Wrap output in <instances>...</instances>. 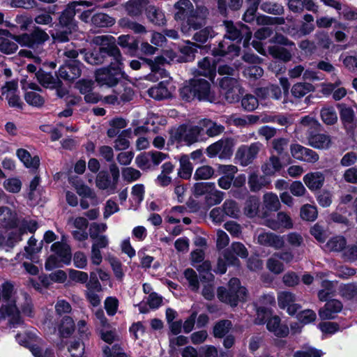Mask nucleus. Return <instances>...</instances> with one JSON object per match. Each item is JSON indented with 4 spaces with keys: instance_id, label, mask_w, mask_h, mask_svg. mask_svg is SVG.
Segmentation results:
<instances>
[{
    "instance_id": "39",
    "label": "nucleus",
    "mask_w": 357,
    "mask_h": 357,
    "mask_svg": "<svg viewBox=\"0 0 357 357\" xmlns=\"http://www.w3.org/2000/svg\"><path fill=\"white\" fill-rule=\"evenodd\" d=\"M118 44L123 48H126L130 54H134L138 48V41L132 36L121 35L118 38Z\"/></svg>"
},
{
    "instance_id": "59",
    "label": "nucleus",
    "mask_w": 357,
    "mask_h": 357,
    "mask_svg": "<svg viewBox=\"0 0 357 357\" xmlns=\"http://www.w3.org/2000/svg\"><path fill=\"white\" fill-rule=\"evenodd\" d=\"M131 133L130 130H123L114 142V148L116 150H125L129 147L130 143L128 138Z\"/></svg>"
},
{
    "instance_id": "44",
    "label": "nucleus",
    "mask_w": 357,
    "mask_h": 357,
    "mask_svg": "<svg viewBox=\"0 0 357 357\" xmlns=\"http://www.w3.org/2000/svg\"><path fill=\"white\" fill-rule=\"evenodd\" d=\"M264 207L271 211H276L280 208V202L278 195L273 192H266L263 196Z\"/></svg>"
},
{
    "instance_id": "63",
    "label": "nucleus",
    "mask_w": 357,
    "mask_h": 357,
    "mask_svg": "<svg viewBox=\"0 0 357 357\" xmlns=\"http://www.w3.org/2000/svg\"><path fill=\"white\" fill-rule=\"evenodd\" d=\"M317 217V210L314 206L305 204L301 208V218L307 221H314Z\"/></svg>"
},
{
    "instance_id": "5",
    "label": "nucleus",
    "mask_w": 357,
    "mask_h": 357,
    "mask_svg": "<svg viewBox=\"0 0 357 357\" xmlns=\"http://www.w3.org/2000/svg\"><path fill=\"white\" fill-rule=\"evenodd\" d=\"M75 3L68 4L66 8L59 17V25L63 31L52 33V36L56 41L66 42L69 40V35L77 30V22L75 20Z\"/></svg>"
},
{
    "instance_id": "62",
    "label": "nucleus",
    "mask_w": 357,
    "mask_h": 357,
    "mask_svg": "<svg viewBox=\"0 0 357 357\" xmlns=\"http://www.w3.org/2000/svg\"><path fill=\"white\" fill-rule=\"evenodd\" d=\"M231 323L229 320H222L218 322L213 328V334L215 337H224L230 330Z\"/></svg>"
},
{
    "instance_id": "31",
    "label": "nucleus",
    "mask_w": 357,
    "mask_h": 357,
    "mask_svg": "<svg viewBox=\"0 0 357 357\" xmlns=\"http://www.w3.org/2000/svg\"><path fill=\"white\" fill-rule=\"evenodd\" d=\"M342 82L337 78L333 83L324 84L322 85V92L325 95H329L333 93V98L335 100H340L347 95V90L344 87H338Z\"/></svg>"
},
{
    "instance_id": "14",
    "label": "nucleus",
    "mask_w": 357,
    "mask_h": 357,
    "mask_svg": "<svg viewBox=\"0 0 357 357\" xmlns=\"http://www.w3.org/2000/svg\"><path fill=\"white\" fill-rule=\"evenodd\" d=\"M197 269L200 274L201 280L208 282V284L204 287L202 295L206 299L211 300L214 297V287L211 282L213 280L214 276L211 273V264L208 261H204L197 266Z\"/></svg>"
},
{
    "instance_id": "41",
    "label": "nucleus",
    "mask_w": 357,
    "mask_h": 357,
    "mask_svg": "<svg viewBox=\"0 0 357 357\" xmlns=\"http://www.w3.org/2000/svg\"><path fill=\"white\" fill-rule=\"evenodd\" d=\"M146 16L150 22L156 25H163L165 22L164 13L153 6L146 8Z\"/></svg>"
},
{
    "instance_id": "6",
    "label": "nucleus",
    "mask_w": 357,
    "mask_h": 357,
    "mask_svg": "<svg viewBox=\"0 0 357 357\" xmlns=\"http://www.w3.org/2000/svg\"><path fill=\"white\" fill-rule=\"evenodd\" d=\"M247 296V290L240 285L238 278H233L229 282V289L225 287L218 289V298L222 302L236 306L238 301H243Z\"/></svg>"
},
{
    "instance_id": "40",
    "label": "nucleus",
    "mask_w": 357,
    "mask_h": 357,
    "mask_svg": "<svg viewBox=\"0 0 357 357\" xmlns=\"http://www.w3.org/2000/svg\"><path fill=\"white\" fill-rule=\"evenodd\" d=\"M270 183L268 181L264 176H259L256 173H252L248 178V185L251 191L257 192L261 188L267 186Z\"/></svg>"
},
{
    "instance_id": "29",
    "label": "nucleus",
    "mask_w": 357,
    "mask_h": 357,
    "mask_svg": "<svg viewBox=\"0 0 357 357\" xmlns=\"http://www.w3.org/2000/svg\"><path fill=\"white\" fill-rule=\"evenodd\" d=\"M12 35L8 31L0 29V51L5 54L14 53L17 50V44L13 39Z\"/></svg>"
},
{
    "instance_id": "54",
    "label": "nucleus",
    "mask_w": 357,
    "mask_h": 357,
    "mask_svg": "<svg viewBox=\"0 0 357 357\" xmlns=\"http://www.w3.org/2000/svg\"><path fill=\"white\" fill-rule=\"evenodd\" d=\"M175 8L178 10L175 14L176 19L181 20L185 18V15L191 11L192 4L190 0H179L175 4Z\"/></svg>"
},
{
    "instance_id": "28",
    "label": "nucleus",
    "mask_w": 357,
    "mask_h": 357,
    "mask_svg": "<svg viewBox=\"0 0 357 357\" xmlns=\"http://www.w3.org/2000/svg\"><path fill=\"white\" fill-rule=\"evenodd\" d=\"M198 74L213 81L216 75V62L213 58L205 57L198 63Z\"/></svg>"
},
{
    "instance_id": "49",
    "label": "nucleus",
    "mask_w": 357,
    "mask_h": 357,
    "mask_svg": "<svg viewBox=\"0 0 357 357\" xmlns=\"http://www.w3.org/2000/svg\"><path fill=\"white\" fill-rule=\"evenodd\" d=\"M105 56H107L106 52H102L100 50H94L91 52H86L84 59L89 64L98 65L104 62Z\"/></svg>"
},
{
    "instance_id": "22",
    "label": "nucleus",
    "mask_w": 357,
    "mask_h": 357,
    "mask_svg": "<svg viewBox=\"0 0 357 357\" xmlns=\"http://www.w3.org/2000/svg\"><path fill=\"white\" fill-rule=\"evenodd\" d=\"M266 225L273 230H279L281 229H291L294 224L289 215L281 211L278 213L275 218L266 220Z\"/></svg>"
},
{
    "instance_id": "20",
    "label": "nucleus",
    "mask_w": 357,
    "mask_h": 357,
    "mask_svg": "<svg viewBox=\"0 0 357 357\" xmlns=\"http://www.w3.org/2000/svg\"><path fill=\"white\" fill-rule=\"evenodd\" d=\"M218 171L222 176L218 180L219 187L224 190L230 188L235 174L238 172L237 167L232 165H220Z\"/></svg>"
},
{
    "instance_id": "11",
    "label": "nucleus",
    "mask_w": 357,
    "mask_h": 357,
    "mask_svg": "<svg viewBox=\"0 0 357 357\" xmlns=\"http://www.w3.org/2000/svg\"><path fill=\"white\" fill-rule=\"evenodd\" d=\"M294 259V255L291 251L275 252L269 257L266 262L267 268L274 274H280L284 270V263H290Z\"/></svg>"
},
{
    "instance_id": "30",
    "label": "nucleus",
    "mask_w": 357,
    "mask_h": 357,
    "mask_svg": "<svg viewBox=\"0 0 357 357\" xmlns=\"http://www.w3.org/2000/svg\"><path fill=\"white\" fill-rule=\"evenodd\" d=\"M308 144L314 149H327L331 145V137L324 133L310 132L307 137Z\"/></svg>"
},
{
    "instance_id": "61",
    "label": "nucleus",
    "mask_w": 357,
    "mask_h": 357,
    "mask_svg": "<svg viewBox=\"0 0 357 357\" xmlns=\"http://www.w3.org/2000/svg\"><path fill=\"white\" fill-rule=\"evenodd\" d=\"M259 199L256 197H250L246 202L244 213L250 217H255L258 212Z\"/></svg>"
},
{
    "instance_id": "15",
    "label": "nucleus",
    "mask_w": 357,
    "mask_h": 357,
    "mask_svg": "<svg viewBox=\"0 0 357 357\" xmlns=\"http://www.w3.org/2000/svg\"><path fill=\"white\" fill-rule=\"evenodd\" d=\"M340 119L347 132L354 135L357 131V123L355 121V114L352 108L344 104L338 105Z\"/></svg>"
},
{
    "instance_id": "12",
    "label": "nucleus",
    "mask_w": 357,
    "mask_h": 357,
    "mask_svg": "<svg viewBox=\"0 0 357 357\" xmlns=\"http://www.w3.org/2000/svg\"><path fill=\"white\" fill-rule=\"evenodd\" d=\"M91 43L100 46L102 52H106L107 55L112 58H119L121 56V52L116 46V40L112 36L101 35L92 38Z\"/></svg>"
},
{
    "instance_id": "35",
    "label": "nucleus",
    "mask_w": 357,
    "mask_h": 357,
    "mask_svg": "<svg viewBox=\"0 0 357 357\" xmlns=\"http://www.w3.org/2000/svg\"><path fill=\"white\" fill-rule=\"evenodd\" d=\"M15 339L20 345L29 347L31 351L33 347H38L36 343H39V339L34 330L18 333L16 335Z\"/></svg>"
},
{
    "instance_id": "64",
    "label": "nucleus",
    "mask_w": 357,
    "mask_h": 357,
    "mask_svg": "<svg viewBox=\"0 0 357 357\" xmlns=\"http://www.w3.org/2000/svg\"><path fill=\"white\" fill-rule=\"evenodd\" d=\"M322 352L310 346H305L294 354V357H321Z\"/></svg>"
},
{
    "instance_id": "32",
    "label": "nucleus",
    "mask_w": 357,
    "mask_h": 357,
    "mask_svg": "<svg viewBox=\"0 0 357 357\" xmlns=\"http://www.w3.org/2000/svg\"><path fill=\"white\" fill-rule=\"evenodd\" d=\"M201 135L205 132L209 137H215L220 135L225 130V127L210 119H203L199 122Z\"/></svg>"
},
{
    "instance_id": "25",
    "label": "nucleus",
    "mask_w": 357,
    "mask_h": 357,
    "mask_svg": "<svg viewBox=\"0 0 357 357\" xmlns=\"http://www.w3.org/2000/svg\"><path fill=\"white\" fill-rule=\"evenodd\" d=\"M257 242L262 245L273 247L276 250L284 246V237L271 232H262L259 234Z\"/></svg>"
},
{
    "instance_id": "60",
    "label": "nucleus",
    "mask_w": 357,
    "mask_h": 357,
    "mask_svg": "<svg viewBox=\"0 0 357 357\" xmlns=\"http://www.w3.org/2000/svg\"><path fill=\"white\" fill-rule=\"evenodd\" d=\"M213 168L208 165H204L198 167L194 174L195 180H207L214 175Z\"/></svg>"
},
{
    "instance_id": "23",
    "label": "nucleus",
    "mask_w": 357,
    "mask_h": 357,
    "mask_svg": "<svg viewBox=\"0 0 357 357\" xmlns=\"http://www.w3.org/2000/svg\"><path fill=\"white\" fill-rule=\"evenodd\" d=\"M192 80L197 98L199 100L212 101L214 96L211 90V84L201 78H194Z\"/></svg>"
},
{
    "instance_id": "27",
    "label": "nucleus",
    "mask_w": 357,
    "mask_h": 357,
    "mask_svg": "<svg viewBox=\"0 0 357 357\" xmlns=\"http://www.w3.org/2000/svg\"><path fill=\"white\" fill-rule=\"evenodd\" d=\"M343 307L342 303L336 299L328 301L324 307L319 311V315L321 319H333L336 314L340 312Z\"/></svg>"
},
{
    "instance_id": "24",
    "label": "nucleus",
    "mask_w": 357,
    "mask_h": 357,
    "mask_svg": "<svg viewBox=\"0 0 357 357\" xmlns=\"http://www.w3.org/2000/svg\"><path fill=\"white\" fill-rule=\"evenodd\" d=\"M17 83L13 81L8 82L2 88V94L6 96L10 107H15L22 109V102L17 93Z\"/></svg>"
},
{
    "instance_id": "37",
    "label": "nucleus",
    "mask_w": 357,
    "mask_h": 357,
    "mask_svg": "<svg viewBox=\"0 0 357 357\" xmlns=\"http://www.w3.org/2000/svg\"><path fill=\"white\" fill-rule=\"evenodd\" d=\"M282 167L279 158L272 155L261 166V171L266 176H274Z\"/></svg>"
},
{
    "instance_id": "16",
    "label": "nucleus",
    "mask_w": 357,
    "mask_h": 357,
    "mask_svg": "<svg viewBox=\"0 0 357 357\" xmlns=\"http://www.w3.org/2000/svg\"><path fill=\"white\" fill-rule=\"evenodd\" d=\"M22 88L26 91L24 99L26 102L34 107H40L44 104V98L37 91L39 87L35 83H29L26 79L21 81Z\"/></svg>"
},
{
    "instance_id": "4",
    "label": "nucleus",
    "mask_w": 357,
    "mask_h": 357,
    "mask_svg": "<svg viewBox=\"0 0 357 357\" xmlns=\"http://www.w3.org/2000/svg\"><path fill=\"white\" fill-rule=\"evenodd\" d=\"M53 252L50 255L45 264L47 271L61 267L64 265H70L72 261V252L70 246L66 242L57 241L54 243L50 248Z\"/></svg>"
},
{
    "instance_id": "26",
    "label": "nucleus",
    "mask_w": 357,
    "mask_h": 357,
    "mask_svg": "<svg viewBox=\"0 0 357 357\" xmlns=\"http://www.w3.org/2000/svg\"><path fill=\"white\" fill-rule=\"evenodd\" d=\"M171 83L168 80L160 82L157 85L150 88L148 93L150 97L155 100H162L171 97Z\"/></svg>"
},
{
    "instance_id": "58",
    "label": "nucleus",
    "mask_w": 357,
    "mask_h": 357,
    "mask_svg": "<svg viewBox=\"0 0 357 357\" xmlns=\"http://www.w3.org/2000/svg\"><path fill=\"white\" fill-rule=\"evenodd\" d=\"M22 181L17 177H12L3 181V186L5 190L11 193H17L21 190Z\"/></svg>"
},
{
    "instance_id": "55",
    "label": "nucleus",
    "mask_w": 357,
    "mask_h": 357,
    "mask_svg": "<svg viewBox=\"0 0 357 357\" xmlns=\"http://www.w3.org/2000/svg\"><path fill=\"white\" fill-rule=\"evenodd\" d=\"M204 20L203 19L198 18L197 17H191L188 19L187 24H183L181 26V31L186 35H189L190 29L197 30L200 29L204 25Z\"/></svg>"
},
{
    "instance_id": "50",
    "label": "nucleus",
    "mask_w": 357,
    "mask_h": 357,
    "mask_svg": "<svg viewBox=\"0 0 357 357\" xmlns=\"http://www.w3.org/2000/svg\"><path fill=\"white\" fill-rule=\"evenodd\" d=\"M91 22L93 25L99 27L111 26L115 23L113 17L105 13H97L91 17Z\"/></svg>"
},
{
    "instance_id": "56",
    "label": "nucleus",
    "mask_w": 357,
    "mask_h": 357,
    "mask_svg": "<svg viewBox=\"0 0 357 357\" xmlns=\"http://www.w3.org/2000/svg\"><path fill=\"white\" fill-rule=\"evenodd\" d=\"M74 331V322L69 317L63 319L62 322L59 328V335L62 337H67Z\"/></svg>"
},
{
    "instance_id": "33",
    "label": "nucleus",
    "mask_w": 357,
    "mask_h": 357,
    "mask_svg": "<svg viewBox=\"0 0 357 357\" xmlns=\"http://www.w3.org/2000/svg\"><path fill=\"white\" fill-rule=\"evenodd\" d=\"M325 177L321 172H314L305 174L303 182L312 191L320 189L324 183Z\"/></svg>"
},
{
    "instance_id": "10",
    "label": "nucleus",
    "mask_w": 357,
    "mask_h": 357,
    "mask_svg": "<svg viewBox=\"0 0 357 357\" xmlns=\"http://www.w3.org/2000/svg\"><path fill=\"white\" fill-rule=\"evenodd\" d=\"M219 84L228 102L234 103L239 100L240 95L242 93V88L236 79L225 77L220 79Z\"/></svg>"
},
{
    "instance_id": "53",
    "label": "nucleus",
    "mask_w": 357,
    "mask_h": 357,
    "mask_svg": "<svg viewBox=\"0 0 357 357\" xmlns=\"http://www.w3.org/2000/svg\"><path fill=\"white\" fill-rule=\"evenodd\" d=\"M73 185L82 198H89L92 202L95 201L96 194L89 187L80 182H73Z\"/></svg>"
},
{
    "instance_id": "38",
    "label": "nucleus",
    "mask_w": 357,
    "mask_h": 357,
    "mask_svg": "<svg viewBox=\"0 0 357 357\" xmlns=\"http://www.w3.org/2000/svg\"><path fill=\"white\" fill-rule=\"evenodd\" d=\"M148 3L147 0H130L127 1L124 8L130 16L139 15Z\"/></svg>"
},
{
    "instance_id": "7",
    "label": "nucleus",
    "mask_w": 357,
    "mask_h": 357,
    "mask_svg": "<svg viewBox=\"0 0 357 357\" xmlns=\"http://www.w3.org/2000/svg\"><path fill=\"white\" fill-rule=\"evenodd\" d=\"M200 134V128L197 126H179L177 130L172 134L170 140L172 142H176L181 145L190 146L198 141Z\"/></svg>"
},
{
    "instance_id": "17",
    "label": "nucleus",
    "mask_w": 357,
    "mask_h": 357,
    "mask_svg": "<svg viewBox=\"0 0 357 357\" xmlns=\"http://www.w3.org/2000/svg\"><path fill=\"white\" fill-rule=\"evenodd\" d=\"M296 297L290 291H284L278 293V302L281 309H285L290 315H294L301 306L296 303Z\"/></svg>"
},
{
    "instance_id": "57",
    "label": "nucleus",
    "mask_w": 357,
    "mask_h": 357,
    "mask_svg": "<svg viewBox=\"0 0 357 357\" xmlns=\"http://www.w3.org/2000/svg\"><path fill=\"white\" fill-rule=\"evenodd\" d=\"M224 24L226 29L225 38L228 40H235L241 38L242 31H240L232 22L225 21Z\"/></svg>"
},
{
    "instance_id": "45",
    "label": "nucleus",
    "mask_w": 357,
    "mask_h": 357,
    "mask_svg": "<svg viewBox=\"0 0 357 357\" xmlns=\"http://www.w3.org/2000/svg\"><path fill=\"white\" fill-rule=\"evenodd\" d=\"M180 169L178 171V175L181 178L188 179L189 178L192 172L193 167L192 163L190 162L189 157L187 155H183L181 156L180 160Z\"/></svg>"
},
{
    "instance_id": "36",
    "label": "nucleus",
    "mask_w": 357,
    "mask_h": 357,
    "mask_svg": "<svg viewBox=\"0 0 357 357\" xmlns=\"http://www.w3.org/2000/svg\"><path fill=\"white\" fill-rule=\"evenodd\" d=\"M16 155L24 165L30 169H36L40 165V158L38 155L31 156L30 153L24 149H19Z\"/></svg>"
},
{
    "instance_id": "52",
    "label": "nucleus",
    "mask_w": 357,
    "mask_h": 357,
    "mask_svg": "<svg viewBox=\"0 0 357 357\" xmlns=\"http://www.w3.org/2000/svg\"><path fill=\"white\" fill-rule=\"evenodd\" d=\"M346 239L342 236H335L331 238L326 244V248L328 251L340 252L346 246Z\"/></svg>"
},
{
    "instance_id": "13",
    "label": "nucleus",
    "mask_w": 357,
    "mask_h": 357,
    "mask_svg": "<svg viewBox=\"0 0 357 357\" xmlns=\"http://www.w3.org/2000/svg\"><path fill=\"white\" fill-rule=\"evenodd\" d=\"M252 46L261 54L266 55L269 54L273 57L283 61H288L291 58V54L284 47L274 45L269 46L266 49L263 46L261 42L255 40L252 41Z\"/></svg>"
},
{
    "instance_id": "18",
    "label": "nucleus",
    "mask_w": 357,
    "mask_h": 357,
    "mask_svg": "<svg viewBox=\"0 0 357 357\" xmlns=\"http://www.w3.org/2000/svg\"><path fill=\"white\" fill-rule=\"evenodd\" d=\"M290 151L292 157L298 160L314 163L319 160V155L315 151L298 144L291 145Z\"/></svg>"
},
{
    "instance_id": "48",
    "label": "nucleus",
    "mask_w": 357,
    "mask_h": 357,
    "mask_svg": "<svg viewBox=\"0 0 357 357\" xmlns=\"http://www.w3.org/2000/svg\"><path fill=\"white\" fill-rule=\"evenodd\" d=\"M96 186L101 190H107L109 194L115 192L116 185L111 183L109 176L103 173H100L96 180Z\"/></svg>"
},
{
    "instance_id": "46",
    "label": "nucleus",
    "mask_w": 357,
    "mask_h": 357,
    "mask_svg": "<svg viewBox=\"0 0 357 357\" xmlns=\"http://www.w3.org/2000/svg\"><path fill=\"white\" fill-rule=\"evenodd\" d=\"M323 122L327 125H333L337 121V115L333 106H325L320 112Z\"/></svg>"
},
{
    "instance_id": "43",
    "label": "nucleus",
    "mask_w": 357,
    "mask_h": 357,
    "mask_svg": "<svg viewBox=\"0 0 357 357\" xmlns=\"http://www.w3.org/2000/svg\"><path fill=\"white\" fill-rule=\"evenodd\" d=\"M288 6L293 12H300L305 7L309 10H315V5L312 0H287Z\"/></svg>"
},
{
    "instance_id": "42",
    "label": "nucleus",
    "mask_w": 357,
    "mask_h": 357,
    "mask_svg": "<svg viewBox=\"0 0 357 357\" xmlns=\"http://www.w3.org/2000/svg\"><path fill=\"white\" fill-rule=\"evenodd\" d=\"M312 84L306 82H298L291 87V94L296 98H301L307 94L309 92L314 91Z\"/></svg>"
},
{
    "instance_id": "1",
    "label": "nucleus",
    "mask_w": 357,
    "mask_h": 357,
    "mask_svg": "<svg viewBox=\"0 0 357 357\" xmlns=\"http://www.w3.org/2000/svg\"><path fill=\"white\" fill-rule=\"evenodd\" d=\"M19 307L24 315L33 316V305L29 296L26 293H21L19 296L14 285L10 282H5L0 287V322L7 319L13 327L21 324Z\"/></svg>"
},
{
    "instance_id": "21",
    "label": "nucleus",
    "mask_w": 357,
    "mask_h": 357,
    "mask_svg": "<svg viewBox=\"0 0 357 357\" xmlns=\"http://www.w3.org/2000/svg\"><path fill=\"white\" fill-rule=\"evenodd\" d=\"M82 63L77 61H72L70 63L61 66L58 75L61 79L73 81L81 75Z\"/></svg>"
},
{
    "instance_id": "8",
    "label": "nucleus",
    "mask_w": 357,
    "mask_h": 357,
    "mask_svg": "<svg viewBox=\"0 0 357 357\" xmlns=\"http://www.w3.org/2000/svg\"><path fill=\"white\" fill-rule=\"evenodd\" d=\"M236 144L234 139L227 137L211 144L206 149V153L209 158L216 155L220 159H228L233 153V149Z\"/></svg>"
},
{
    "instance_id": "2",
    "label": "nucleus",
    "mask_w": 357,
    "mask_h": 357,
    "mask_svg": "<svg viewBox=\"0 0 357 357\" xmlns=\"http://www.w3.org/2000/svg\"><path fill=\"white\" fill-rule=\"evenodd\" d=\"M18 217L17 211L8 206H0V247L7 251L12 249L22 240V230L16 229L4 236L2 229H13L17 227Z\"/></svg>"
},
{
    "instance_id": "19",
    "label": "nucleus",
    "mask_w": 357,
    "mask_h": 357,
    "mask_svg": "<svg viewBox=\"0 0 357 357\" xmlns=\"http://www.w3.org/2000/svg\"><path fill=\"white\" fill-rule=\"evenodd\" d=\"M240 52V47L231 43L230 40L225 38L220 42L217 47L213 50V54L215 56H225L228 59H233L238 56Z\"/></svg>"
},
{
    "instance_id": "34",
    "label": "nucleus",
    "mask_w": 357,
    "mask_h": 357,
    "mask_svg": "<svg viewBox=\"0 0 357 357\" xmlns=\"http://www.w3.org/2000/svg\"><path fill=\"white\" fill-rule=\"evenodd\" d=\"M266 328L278 337H286L289 334L288 326L281 324L280 319L278 316H273L267 320Z\"/></svg>"
},
{
    "instance_id": "9",
    "label": "nucleus",
    "mask_w": 357,
    "mask_h": 357,
    "mask_svg": "<svg viewBox=\"0 0 357 357\" xmlns=\"http://www.w3.org/2000/svg\"><path fill=\"white\" fill-rule=\"evenodd\" d=\"M262 144L257 142L250 145H241L235 154V160L243 167H246L257 158V155L262 148Z\"/></svg>"
},
{
    "instance_id": "51",
    "label": "nucleus",
    "mask_w": 357,
    "mask_h": 357,
    "mask_svg": "<svg viewBox=\"0 0 357 357\" xmlns=\"http://www.w3.org/2000/svg\"><path fill=\"white\" fill-rule=\"evenodd\" d=\"M227 264L228 265H238V259L236 257L229 256L227 252L225 253L224 259L220 258L218 261L217 268L215 270V272L223 274L227 271Z\"/></svg>"
},
{
    "instance_id": "3",
    "label": "nucleus",
    "mask_w": 357,
    "mask_h": 357,
    "mask_svg": "<svg viewBox=\"0 0 357 357\" xmlns=\"http://www.w3.org/2000/svg\"><path fill=\"white\" fill-rule=\"evenodd\" d=\"M95 77L98 84L108 87L116 86L123 78L127 79V75L123 71L121 56L112 58L109 66L96 70Z\"/></svg>"
},
{
    "instance_id": "47",
    "label": "nucleus",
    "mask_w": 357,
    "mask_h": 357,
    "mask_svg": "<svg viewBox=\"0 0 357 357\" xmlns=\"http://www.w3.org/2000/svg\"><path fill=\"white\" fill-rule=\"evenodd\" d=\"M36 77L41 85L46 88H54L56 86L57 81L50 73L39 70L36 73Z\"/></svg>"
}]
</instances>
